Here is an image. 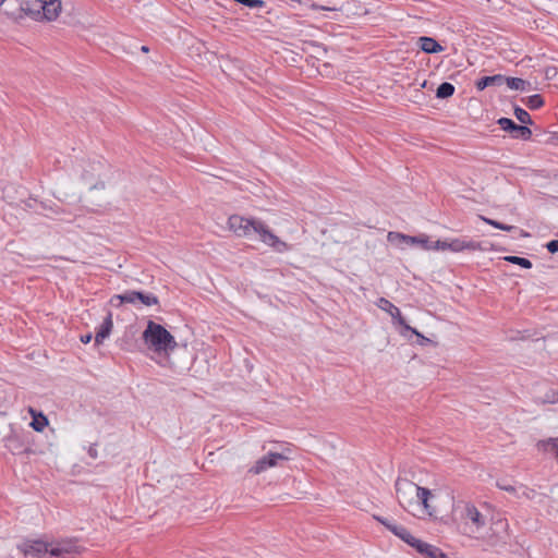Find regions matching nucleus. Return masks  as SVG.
<instances>
[{
    "label": "nucleus",
    "mask_w": 558,
    "mask_h": 558,
    "mask_svg": "<svg viewBox=\"0 0 558 558\" xmlns=\"http://www.w3.org/2000/svg\"><path fill=\"white\" fill-rule=\"evenodd\" d=\"M430 550L432 553H428V558H448L447 555L444 554L441 549H439L436 546H433Z\"/></svg>",
    "instance_id": "obj_29"
},
{
    "label": "nucleus",
    "mask_w": 558,
    "mask_h": 558,
    "mask_svg": "<svg viewBox=\"0 0 558 558\" xmlns=\"http://www.w3.org/2000/svg\"><path fill=\"white\" fill-rule=\"evenodd\" d=\"M524 104L531 109V110H535V109H538L541 108L543 105H544V100H543V97L538 94H535V95H532V96H529L525 100H524Z\"/></svg>",
    "instance_id": "obj_25"
},
{
    "label": "nucleus",
    "mask_w": 558,
    "mask_h": 558,
    "mask_svg": "<svg viewBox=\"0 0 558 558\" xmlns=\"http://www.w3.org/2000/svg\"><path fill=\"white\" fill-rule=\"evenodd\" d=\"M505 83L507 86L514 90H526L530 87V83L520 77H506Z\"/></svg>",
    "instance_id": "obj_19"
},
{
    "label": "nucleus",
    "mask_w": 558,
    "mask_h": 558,
    "mask_svg": "<svg viewBox=\"0 0 558 558\" xmlns=\"http://www.w3.org/2000/svg\"><path fill=\"white\" fill-rule=\"evenodd\" d=\"M34 5L36 7L37 12L40 10L43 11V16L47 21L56 20L61 11L60 0H35Z\"/></svg>",
    "instance_id": "obj_12"
},
{
    "label": "nucleus",
    "mask_w": 558,
    "mask_h": 558,
    "mask_svg": "<svg viewBox=\"0 0 558 558\" xmlns=\"http://www.w3.org/2000/svg\"><path fill=\"white\" fill-rule=\"evenodd\" d=\"M546 248L549 253L555 254L558 253V240H551L546 244Z\"/></svg>",
    "instance_id": "obj_31"
},
{
    "label": "nucleus",
    "mask_w": 558,
    "mask_h": 558,
    "mask_svg": "<svg viewBox=\"0 0 558 558\" xmlns=\"http://www.w3.org/2000/svg\"><path fill=\"white\" fill-rule=\"evenodd\" d=\"M501 130L509 132L513 138L530 140L532 131L526 125H519L509 118H500L497 120Z\"/></svg>",
    "instance_id": "obj_10"
},
{
    "label": "nucleus",
    "mask_w": 558,
    "mask_h": 558,
    "mask_svg": "<svg viewBox=\"0 0 558 558\" xmlns=\"http://www.w3.org/2000/svg\"><path fill=\"white\" fill-rule=\"evenodd\" d=\"M377 306L387 312L393 319V324H398L402 328L407 325L405 319L401 315L400 310L385 298L378 299Z\"/></svg>",
    "instance_id": "obj_13"
},
{
    "label": "nucleus",
    "mask_w": 558,
    "mask_h": 558,
    "mask_svg": "<svg viewBox=\"0 0 558 558\" xmlns=\"http://www.w3.org/2000/svg\"><path fill=\"white\" fill-rule=\"evenodd\" d=\"M480 219L483 220L485 223H487L496 229L502 230V231H512L513 229H515L514 226L505 225L502 222L487 218L485 216H480Z\"/></svg>",
    "instance_id": "obj_23"
},
{
    "label": "nucleus",
    "mask_w": 558,
    "mask_h": 558,
    "mask_svg": "<svg viewBox=\"0 0 558 558\" xmlns=\"http://www.w3.org/2000/svg\"><path fill=\"white\" fill-rule=\"evenodd\" d=\"M411 546L414 547L420 554H423L425 550H430L433 548V545L422 542L417 538H415Z\"/></svg>",
    "instance_id": "obj_26"
},
{
    "label": "nucleus",
    "mask_w": 558,
    "mask_h": 558,
    "mask_svg": "<svg viewBox=\"0 0 558 558\" xmlns=\"http://www.w3.org/2000/svg\"><path fill=\"white\" fill-rule=\"evenodd\" d=\"M375 520L378 521L379 523H381L383 525H385L387 529H389V526L391 524H393L392 522H390L388 519L386 518H383V517H379V515H374Z\"/></svg>",
    "instance_id": "obj_32"
},
{
    "label": "nucleus",
    "mask_w": 558,
    "mask_h": 558,
    "mask_svg": "<svg viewBox=\"0 0 558 558\" xmlns=\"http://www.w3.org/2000/svg\"><path fill=\"white\" fill-rule=\"evenodd\" d=\"M402 529H403V526H402V525H397V524H395V523H393V524H391V525L389 526V529H388V530H389L391 533H393L396 536H399V533H401V530H402Z\"/></svg>",
    "instance_id": "obj_33"
},
{
    "label": "nucleus",
    "mask_w": 558,
    "mask_h": 558,
    "mask_svg": "<svg viewBox=\"0 0 558 558\" xmlns=\"http://www.w3.org/2000/svg\"><path fill=\"white\" fill-rule=\"evenodd\" d=\"M288 460V457L279 452H268L259 458L255 464L248 470L252 474H260L270 468L277 466L280 461Z\"/></svg>",
    "instance_id": "obj_8"
},
{
    "label": "nucleus",
    "mask_w": 558,
    "mask_h": 558,
    "mask_svg": "<svg viewBox=\"0 0 558 558\" xmlns=\"http://www.w3.org/2000/svg\"><path fill=\"white\" fill-rule=\"evenodd\" d=\"M448 250L452 252H462L464 250L468 251H481L482 245L480 242L466 240L464 238H458L449 241Z\"/></svg>",
    "instance_id": "obj_14"
},
{
    "label": "nucleus",
    "mask_w": 558,
    "mask_h": 558,
    "mask_svg": "<svg viewBox=\"0 0 558 558\" xmlns=\"http://www.w3.org/2000/svg\"><path fill=\"white\" fill-rule=\"evenodd\" d=\"M463 533L474 538H483L482 531L487 523V518L474 505L468 504L463 514Z\"/></svg>",
    "instance_id": "obj_4"
},
{
    "label": "nucleus",
    "mask_w": 558,
    "mask_h": 558,
    "mask_svg": "<svg viewBox=\"0 0 558 558\" xmlns=\"http://www.w3.org/2000/svg\"><path fill=\"white\" fill-rule=\"evenodd\" d=\"M454 86L449 82L441 83L436 89V97L439 99H446L454 94Z\"/></svg>",
    "instance_id": "obj_20"
},
{
    "label": "nucleus",
    "mask_w": 558,
    "mask_h": 558,
    "mask_svg": "<svg viewBox=\"0 0 558 558\" xmlns=\"http://www.w3.org/2000/svg\"><path fill=\"white\" fill-rule=\"evenodd\" d=\"M407 332H411L412 335H415L417 337V343L421 345H425L426 343L430 342V340L428 338L424 337L421 332H418L415 328H412L408 324L403 327L401 335L403 337H407Z\"/></svg>",
    "instance_id": "obj_22"
},
{
    "label": "nucleus",
    "mask_w": 558,
    "mask_h": 558,
    "mask_svg": "<svg viewBox=\"0 0 558 558\" xmlns=\"http://www.w3.org/2000/svg\"><path fill=\"white\" fill-rule=\"evenodd\" d=\"M418 46L425 53H438L444 50V47L432 37H418Z\"/></svg>",
    "instance_id": "obj_16"
},
{
    "label": "nucleus",
    "mask_w": 558,
    "mask_h": 558,
    "mask_svg": "<svg viewBox=\"0 0 558 558\" xmlns=\"http://www.w3.org/2000/svg\"><path fill=\"white\" fill-rule=\"evenodd\" d=\"M141 51L143 52H148L149 51V48L147 46H142L141 47Z\"/></svg>",
    "instance_id": "obj_37"
},
{
    "label": "nucleus",
    "mask_w": 558,
    "mask_h": 558,
    "mask_svg": "<svg viewBox=\"0 0 558 558\" xmlns=\"http://www.w3.org/2000/svg\"><path fill=\"white\" fill-rule=\"evenodd\" d=\"M399 538H401L403 542H405L407 544H409L410 546L412 545V543L415 541L416 537H414L410 531L403 526V529L401 530V533H399Z\"/></svg>",
    "instance_id": "obj_27"
},
{
    "label": "nucleus",
    "mask_w": 558,
    "mask_h": 558,
    "mask_svg": "<svg viewBox=\"0 0 558 558\" xmlns=\"http://www.w3.org/2000/svg\"><path fill=\"white\" fill-rule=\"evenodd\" d=\"M26 206H27V207H29V208H33L32 201H28V202L26 203Z\"/></svg>",
    "instance_id": "obj_38"
},
{
    "label": "nucleus",
    "mask_w": 558,
    "mask_h": 558,
    "mask_svg": "<svg viewBox=\"0 0 558 558\" xmlns=\"http://www.w3.org/2000/svg\"><path fill=\"white\" fill-rule=\"evenodd\" d=\"M505 84V76L501 74H495L492 76H483L476 81L475 86L478 90H483L488 86H501Z\"/></svg>",
    "instance_id": "obj_17"
},
{
    "label": "nucleus",
    "mask_w": 558,
    "mask_h": 558,
    "mask_svg": "<svg viewBox=\"0 0 558 558\" xmlns=\"http://www.w3.org/2000/svg\"><path fill=\"white\" fill-rule=\"evenodd\" d=\"M142 339L156 353L173 351L178 343L174 337L160 324L148 320Z\"/></svg>",
    "instance_id": "obj_3"
},
{
    "label": "nucleus",
    "mask_w": 558,
    "mask_h": 558,
    "mask_svg": "<svg viewBox=\"0 0 558 558\" xmlns=\"http://www.w3.org/2000/svg\"><path fill=\"white\" fill-rule=\"evenodd\" d=\"M87 453L90 458L96 459L98 457V452L95 445L89 446Z\"/></svg>",
    "instance_id": "obj_34"
},
{
    "label": "nucleus",
    "mask_w": 558,
    "mask_h": 558,
    "mask_svg": "<svg viewBox=\"0 0 558 558\" xmlns=\"http://www.w3.org/2000/svg\"><path fill=\"white\" fill-rule=\"evenodd\" d=\"M428 553H432V550H425L423 555H425V557L428 558Z\"/></svg>",
    "instance_id": "obj_39"
},
{
    "label": "nucleus",
    "mask_w": 558,
    "mask_h": 558,
    "mask_svg": "<svg viewBox=\"0 0 558 558\" xmlns=\"http://www.w3.org/2000/svg\"><path fill=\"white\" fill-rule=\"evenodd\" d=\"M396 496L399 505L408 512L414 513L416 508H423L432 514L428 504L432 492L428 488L421 487L410 480L398 477L395 484Z\"/></svg>",
    "instance_id": "obj_2"
},
{
    "label": "nucleus",
    "mask_w": 558,
    "mask_h": 558,
    "mask_svg": "<svg viewBox=\"0 0 558 558\" xmlns=\"http://www.w3.org/2000/svg\"><path fill=\"white\" fill-rule=\"evenodd\" d=\"M449 241H436L434 245H430V250H448Z\"/></svg>",
    "instance_id": "obj_30"
},
{
    "label": "nucleus",
    "mask_w": 558,
    "mask_h": 558,
    "mask_svg": "<svg viewBox=\"0 0 558 558\" xmlns=\"http://www.w3.org/2000/svg\"><path fill=\"white\" fill-rule=\"evenodd\" d=\"M556 396H558V393L553 392V396H551L550 398H549V396H547L546 401H547V402H550V403H555V402H557V401H558V398H556Z\"/></svg>",
    "instance_id": "obj_36"
},
{
    "label": "nucleus",
    "mask_w": 558,
    "mask_h": 558,
    "mask_svg": "<svg viewBox=\"0 0 558 558\" xmlns=\"http://www.w3.org/2000/svg\"><path fill=\"white\" fill-rule=\"evenodd\" d=\"M2 442L4 448L15 456L33 452L28 441V434L15 429L12 425H9V433L3 436Z\"/></svg>",
    "instance_id": "obj_5"
},
{
    "label": "nucleus",
    "mask_w": 558,
    "mask_h": 558,
    "mask_svg": "<svg viewBox=\"0 0 558 558\" xmlns=\"http://www.w3.org/2000/svg\"><path fill=\"white\" fill-rule=\"evenodd\" d=\"M228 227L236 236L251 238L253 234H258L259 240L271 246L277 253H284L291 248L288 243L281 241L271 232L268 226L259 219L232 215L228 219Z\"/></svg>",
    "instance_id": "obj_1"
},
{
    "label": "nucleus",
    "mask_w": 558,
    "mask_h": 558,
    "mask_svg": "<svg viewBox=\"0 0 558 558\" xmlns=\"http://www.w3.org/2000/svg\"><path fill=\"white\" fill-rule=\"evenodd\" d=\"M497 487L501 490H506L510 494H515L517 489L513 485L507 483L505 480L497 481Z\"/></svg>",
    "instance_id": "obj_28"
},
{
    "label": "nucleus",
    "mask_w": 558,
    "mask_h": 558,
    "mask_svg": "<svg viewBox=\"0 0 558 558\" xmlns=\"http://www.w3.org/2000/svg\"><path fill=\"white\" fill-rule=\"evenodd\" d=\"M20 549L24 553L25 556L43 557L49 554L50 544L40 539L25 541L22 545H20Z\"/></svg>",
    "instance_id": "obj_11"
},
{
    "label": "nucleus",
    "mask_w": 558,
    "mask_h": 558,
    "mask_svg": "<svg viewBox=\"0 0 558 558\" xmlns=\"http://www.w3.org/2000/svg\"><path fill=\"white\" fill-rule=\"evenodd\" d=\"M113 327L112 322V313L108 312L107 316L105 317L102 324L100 325L99 329L97 330L95 335V343L101 344L106 338L109 337L111 333Z\"/></svg>",
    "instance_id": "obj_15"
},
{
    "label": "nucleus",
    "mask_w": 558,
    "mask_h": 558,
    "mask_svg": "<svg viewBox=\"0 0 558 558\" xmlns=\"http://www.w3.org/2000/svg\"><path fill=\"white\" fill-rule=\"evenodd\" d=\"M29 412L33 416V420L29 425L33 427L34 430L43 432L44 428L48 425L47 417L43 413L36 414L35 410L33 409H29Z\"/></svg>",
    "instance_id": "obj_18"
},
{
    "label": "nucleus",
    "mask_w": 558,
    "mask_h": 558,
    "mask_svg": "<svg viewBox=\"0 0 558 558\" xmlns=\"http://www.w3.org/2000/svg\"><path fill=\"white\" fill-rule=\"evenodd\" d=\"M82 550L83 548L77 544V541L66 538L50 543L49 555L54 557H66L81 554Z\"/></svg>",
    "instance_id": "obj_7"
},
{
    "label": "nucleus",
    "mask_w": 558,
    "mask_h": 558,
    "mask_svg": "<svg viewBox=\"0 0 558 558\" xmlns=\"http://www.w3.org/2000/svg\"><path fill=\"white\" fill-rule=\"evenodd\" d=\"M4 0H0V5L3 3Z\"/></svg>",
    "instance_id": "obj_40"
},
{
    "label": "nucleus",
    "mask_w": 558,
    "mask_h": 558,
    "mask_svg": "<svg viewBox=\"0 0 558 558\" xmlns=\"http://www.w3.org/2000/svg\"><path fill=\"white\" fill-rule=\"evenodd\" d=\"M92 338H93V335H92V333H86V335H84V336H82V337H81V341H82L83 343H89V342H90V340H92Z\"/></svg>",
    "instance_id": "obj_35"
},
{
    "label": "nucleus",
    "mask_w": 558,
    "mask_h": 558,
    "mask_svg": "<svg viewBox=\"0 0 558 558\" xmlns=\"http://www.w3.org/2000/svg\"><path fill=\"white\" fill-rule=\"evenodd\" d=\"M388 241L405 245H420L423 250H430L429 239L425 234L417 236L407 235L400 232H389Z\"/></svg>",
    "instance_id": "obj_9"
},
{
    "label": "nucleus",
    "mask_w": 558,
    "mask_h": 558,
    "mask_svg": "<svg viewBox=\"0 0 558 558\" xmlns=\"http://www.w3.org/2000/svg\"><path fill=\"white\" fill-rule=\"evenodd\" d=\"M514 116L521 123H523L525 125L533 124V120H532L531 116L529 114V112L519 106L514 107Z\"/></svg>",
    "instance_id": "obj_24"
},
{
    "label": "nucleus",
    "mask_w": 558,
    "mask_h": 558,
    "mask_svg": "<svg viewBox=\"0 0 558 558\" xmlns=\"http://www.w3.org/2000/svg\"><path fill=\"white\" fill-rule=\"evenodd\" d=\"M504 259L508 263H511V264H514V265H519L521 266L522 268L524 269H530L532 268V262L525 257H520V256H514V255H508L506 257H504Z\"/></svg>",
    "instance_id": "obj_21"
},
{
    "label": "nucleus",
    "mask_w": 558,
    "mask_h": 558,
    "mask_svg": "<svg viewBox=\"0 0 558 558\" xmlns=\"http://www.w3.org/2000/svg\"><path fill=\"white\" fill-rule=\"evenodd\" d=\"M112 299H117L120 303H131L134 304L136 301H140L142 304L146 306L158 305V298L149 292L143 291H126L123 294L114 295ZM113 300H111L112 302Z\"/></svg>",
    "instance_id": "obj_6"
}]
</instances>
